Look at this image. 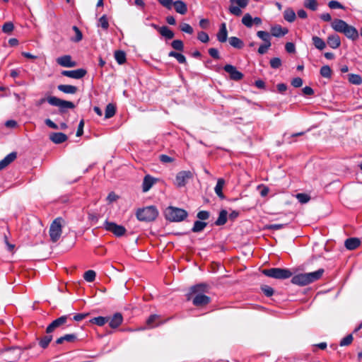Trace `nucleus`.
Listing matches in <instances>:
<instances>
[{
	"label": "nucleus",
	"mask_w": 362,
	"mask_h": 362,
	"mask_svg": "<svg viewBox=\"0 0 362 362\" xmlns=\"http://www.w3.org/2000/svg\"><path fill=\"white\" fill-rule=\"evenodd\" d=\"M285 49L288 53H294L296 52L295 45L293 42H286Z\"/></svg>",
	"instance_id": "64"
},
{
	"label": "nucleus",
	"mask_w": 362,
	"mask_h": 362,
	"mask_svg": "<svg viewBox=\"0 0 362 362\" xmlns=\"http://www.w3.org/2000/svg\"><path fill=\"white\" fill-rule=\"evenodd\" d=\"M303 5L305 8L313 11L317 9L318 6L316 0H305Z\"/></svg>",
	"instance_id": "40"
},
{
	"label": "nucleus",
	"mask_w": 362,
	"mask_h": 362,
	"mask_svg": "<svg viewBox=\"0 0 362 362\" xmlns=\"http://www.w3.org/2000/svg\"><path fill=\"white\" fill-rule=\"evenodd\" d=\"M69 315H62L53 320L46 328V333L50 334L57 328H59L66 323Z\"/></svg>",
	"instance_id": "11"
},
{
	"label": "nucleus",
	"mask_w": 362,
	"mask_h": 362,
	"mask_svg": "<svg viewBox=\"0 0 362 362\" xmlns=\"http://www.w3.org/2000/svg\"><path fill=\"white\" fill-rule=\"evenodd\" d=\"M156 182V179H155L150 175H146L144 177L143 183H142L143 192H148Z\"/></svg>",
	"instance_id": "19"
},
{
	"label": "nucleus",
	"mask_w": 362,
	"mask_h": 362,
	"mask_svg": "<svg viewBox=\"0 0 362 362\" xmlns=\"http://www.w3.org/2000/svg\"><path fill=\"white\" fill-rule=\"evenodd\" d=\"M230 1L231 3H235L238 5H231L228 8L230 13L236 16H240L242 14V11L240 8H245L249 3V0H230Z\"/></svg>",
	"instance_id": "9"
},
{
	"label": "nucleus",
	"mask_w": 362,
	"mask_h": 362,
	"mask_svg": "<svg viewBox=\"0 0 362 362\" xmlns=\"http://www.w3.org/2000/svg\"><path fill=\"white\" fill-rule=\"evenodd\" d=\"M327 44L332 49H337L341 45L340 37L337 34L329 35L327 37Z\"/></svg>",
	"instance_id": "22"
},
{
	"label": "nucleus",
	"mask_w": 362,
	"mask_h": 362,
	"mask_svg": "<svg viewBox=\"0 0 362 362\" xmlns=\"http://www.w3.org/2000/svg\"><path fill=\"white\" fill-rule=\"evenodd\" d=\"M352 341H353L352 334H348L347 336H346L344 338H343L341 340L339 344L341 346H348L351 344Z\"/></svg>",
	"instance_id": "55"
},
{
	"label": "nucleus",
	"mask_w": 362,
	"mask_h": 362,
	"mask_svg": "<svg viewBox=\"0 0 362 362\" xmlns=\"http://www.w3.org/2000/svg\"><path fill=\"white\" fill-rule=\"evenodd\" d=\"M52 340V336L49 334H47V335L44 336L42 338H41L39 341L40 346L45 349L48 346L50 341Z\"/></svg>",
	"instance_id": "37"
},
{
	"label": "nucleus",
	"mask_w": 362,
	"mask_h": 362,
	"mask_svg": "<svg viewBox=\"0 0 362 362\" xmlns=\"http://www.w3.org/2000/svg\"><path fill=\"white\" fill-rule=\"evenodd\" d=\"M262 290L263 293H264V295L267 297L272 296L274 292V289L272 287L268 286H264L262 287Z\"/></svg>",
	"instance_id": "61"
},
{
	"label": "nucleus",
	"mask_w": 362,
	"mask_h": 362,
	"mask_svg": "<svg viewBox=\"0 0 362 362\" xmlns=\"http://www.w3.org/2000/svg\"><path fill=\"white\" fill-rule=\"evenodd\" d=\"M107 230L112 232L115 236L121 237L126 233L125 228H105Z\"/></svg>",
	"instance_id": "39"
},
{
	"label": "nucleus",
	"mask_w": 362,
	"mask_h": 362,
	"mask_svg": "<svg viewBox=\"0 0 362 362\" xmlns=\"http://www.w3.org/2000/svg\"><path fill=\"white\" fill-rule=\"evenodd\" d=\"M171 47L177 51L182 52L184 50V43L181 40H175L171 42Z\"/></svg>",
	"instance_id": "43"
},
{
	"label": "nucleus",
	"mask_w": 362,
	"mask_h": 362,
	"mask_svg": "<svg viewBox=\"0 0 362 362\" xmlns=\"http://www.w3.org/2000/svg\"><path fill=\"white\" fill-rule=\"evenodd\" d=\"M312 40H313V43L314 46L317 49H318L320 50H322L325 48L326 44H325V41L320 37L313 36L312 37Z\"/></svg>",
	"instance_id": "31"
},
{
	"label": "nucleus",
	"mask_w": 362,
	"mask_h": 362,
	"mask_svg": "<svg viewBox=\"0 0 362 362\" xmlns=\"http://www.w3.org/2000/svg\"><path fill=\"white\" fill-rule=\"evenodd\" d=\"M209 55L214 58V59H219L220 54L217 49L216 48H209L208 50Z\"/></svg>",
	"instance_id": "60"
},
{
	"label": "nucleus",
	"mask_w": 362,
	"mask_h": 362,
	"mask_svg": "<svg viewBox=\"0 0 362 362\" xmlns=\"http://www.w3.org/2000/svg\"><path fill=\"white\" fill-rule=\"evenodd\" d=\"M271 35L276 37H281L288 33L286 28H283L280 25H275L271 28Z\"/></svg>",
	"instance_id": "17"
},
{
	"label": "nucleus",
	"mask_w": 362,
	"mask_h": 362,
	"mask_svg": "<svg viewBox=\"0 0 362 362\" xmlns=\"http://www.w3.org/2000/svg\"><path fill=\"white\" fill-rule=\"evenodd\" d=\"M152 28L156 30L161 36L165 37L167 40H171L175 37V33L168 26H158L156 24L152 23L151 25Z\"/></svg>",
	"instance_id": "13"
},
{
	"label": "nucleus",
	"mask_w": 362,
	"mask_h": 362,
	"mask_svg": "<svg viewBox=\"0 0 362 362\" xmlns=\"http://www.w3.org/2000/svg\"><path fill=\"white\" fill-rule=\"evenodd\" d=\"M116 113V106L113 103H109L105 107V117L109 119Z\"/></svg>",
	"instance_id": "30"
},
{
	"label": "nucleus",
	"mask_w": 362,
	"mask_h": 362,
	"mask_svg": "<svg viewBox=\"0 0 362 362\" xmlns=\"http://www.w3.org/2000/svg\"><path fill=\"white\" fill-rule=\"evenodd\" d=\"M57 62L58 64L63 67H74L76 66V62L73 61L70 55H63L57 59Z\"/></svg>",
	"instance_id": "14"
},
{
	"label": "nucleus",
	"mask_w": 362,
	"mask_h": 362,
	"mask_svg": "<svg viewBox=\"0 0 362 362\" xmlns=\"http://www.w3.org/2000/svg\"><path fill=\"white\" fill-rule=\"evenodd\" d=\"M96 274L93 270H88L84 273L83 278L88 282H93L95 279Z\"/></svg>",
	"instance_id": "46"
},
{
	"label": "nucleus",
	"mask_w": 362,
	"mask_h": 362,
	"mask_svg": "<svg viewBox=\"0 0 362 362\" xmlns=\"http://www.w3.org/2000/svg\"><path fill=\"white\" fill-rule=\"evenodd\" d=\"M163 214L165 218L170 222L182 221L188 216V213L186 210L172 206H168L164 210Z\"/></svg>",
	"instance_id": "4"
},
{
	"label": "nucleus",
	"mask_w": 362,
	"mask_h": 362,
	"mask_svg": "<svg viewBox=\"0 0 362 362\" xmlns=\"http://www.w3.org/2000/svg\"><path fill=\"white\" fill-rule=\"evenodd\" d=\"M303 81L300 77H296L292 79L291 83L294 88H300L302 86Z\"/></svg>",
	"instance_id": "58"
},
{
	"label": "nucleus",
	"mask_w": 362,
	"mask_h": 362,
	"mask_svg": "<svg viewBox=\"0 0 362 362\" xmlns=\"http://www.w3.org/2000/svg\"><path fill=\"white\" fill-rule=\"evenodd\" d=\"M47 101L51 105L58 107L59 111L61 114L66 113L67 109H74L76 107L73 102L64 100L58 98L55 96L47 97Z\"/></svg>",
	"instance_id": "7"
},
{
	"label": "nucleus",
	"mask_w": 362,
	"mask_h": 362,
	"mask_svg": "<svg viewBox=\"0 0 362 362\" xmlns=\"http://www.w3.org/2000/svg\"><path fill=\"white\" fill-rule=\"evenodd\" d=\"M349 81L354 85H360L362 83V78L358 74H349Z\"/></svg>",
	"instance_id": "38"
},
{
	"label": "nucleus",
	"mask_w": 362,
	"mask_h": 362,
	"mask_svg": "<svg viewBox=\"0 0 362 362\" xmlns=\"http://www.w3.org/2000/svg\"><path fill=\"white\" fill-rule=\"evenodd\" d=\"M269 64L272 69H279L282 64L279 57H274L270 59Z\"/></svg>",
	"instance_id": "50"
},
{
	"label": "nucleus",
	"mask_w": 362,
	"mask_h": 362,
	"mask_svg": "<svg viewBox=\"0 0 362 362\" xmlns=\"http://www.w3.org/2000/svg\"><path fill=\"white\" fill-rule=\"evenodd\" d=\"M136 217L139 221L151 222L158 217V211L155 206H148L143 209H139L136 211Z\"/></svg>",
	"instance_id": "5"
},
{
	"label": "nucleus",
	"mask_w": 362,
	"mask_h": 362,
	"mask_svg": "<svg viewBox=\"0 0 362 362\" xmlns=\"http://www.w3.org/2000/svg\"><path fill=\"white\" fill-rule=\"evenodd\" d=\"M159 160L163 163H173L175 159L168 155L161 154L159 156Z\"/></svg>",
	"instance_id": "57"
},
{
	"label": "nucleus",
	"mask_w": 362,
	"mask_h": 362,
	"mask_svg": "<svg viewBox=\"0 0 362 362\" xmlns=\"http://www.w3.org/2000/svg\"><path fill=\"white\" fill-rule=\"evenodd\" d=\"M197 39L203 43H206L209 41V35L204 31H200L198 33Z\"/></svg>",
	"instance_id": "53"
},
{
	"label": "nucleus",
	"mask_w": 362,
	"mask_h": 362,
	"mask_svg": "<svg viewBox=\"0 0 362 362\" xmlns=\"http://www.w3.org/2000/svg\"><path fill=\"white\" fill-rule=\"evenodd\" d=\"M98 25L100 26L105 30H107L108 29L109 23L106 15H103L99 18Z\"/></svg>",
	"instance_id": "47"
},
{
	"label": "nucleus",
	"mask_w": 362,
	"mask_h": 362,
	"mask_svg": "<svg viewBox=\"0 0 362 362\" xmlns=\"http://www.w3.org/2000/svg\"><path fill=\"white\" fill-rule=\"evenodd\" d=\"M193 174L189 170H182L179 172L175 177V185L178 187H182L186 185L188 180L192 179Z\"/></svg>",
	"instance_id": "8"
},
{
	"label": "nucleus",
	"mask_w": 362,
	"mask_h": 362,
	"mask_svg": "<svg viewBox=\"0 0 362 362\" xmlns=\"http://www.w3.org/2000/svg\"><path fill=\"white\" fill-rule=\"evenodd\" d=\"M115 58L119 64H123L126 62V53L122 50H116L115 52Z\"/></svg>",
	"instance_id": "32"
},
{
	"label": "nucleus",
	"mask_w": 362,
	"mask_h": 362,
	"mask_svg": "<svg viewBox=\"0 0 362 362\" xmlns=\"http://www.w3.org/2000/svg\"><path fill=\"white\" fill-rule=\"evenodd\" d=\"M158 3L168 10L172 9L175 1L173 0H158Z\"/></svg>",
	"instance_id": "54"
},
{
	"label": "nucleus",
	"mask_w": 362,
	"mask_h": 362,
	"mask_svg": "<svg viewBox=\"0 0 362 362\" xmlns=\"http://www.w3.org/2000/svg\"><path fill=\"white\" fill-rule=\"evenodd\" d=\"M361 244V241L356 238H350L345 240L344 245L346 249L353 250L356 249Z\"/></svg>",
	"instance_id": "24"
},
{
	"label": "nucleus",
	"mask_w": 362,
	"mask_h": 362,
	"mask_svg": "<svg viewBox=\"0 0 362 362\" xmlns=\"http://www.w3.org/2000/svg\"><path fill=\"white\" fill-rule=\"evenodd\" d=\"M64 341L73 342L76 340L77 337L75 334H67L63 336Z\"/></svg>",
	"instance_id": "63"
},
{
	"label": "nucleus",
	"mask_w": 362,
	"mask_h": 362,
	"mask_svg": "<svg viewBox=\"0 0 362 362\" xmlns=\"http://www.w3.org/2000/svg\"><path fill=\"white\" fill-rule=\"evenodd\" d=\"M223 70L229 74L230 78L233 81H240L244 76L243 73L239 71L235 66L231 64H226L223 66Z\"/></svg>",
	"instance_id": "10"
},
{
	"label": "nucleus",
	"mask_w": 362,
	"mask_h": 362,
	"mask_svg": "<svg viewBox=\"0 0 362 362\" xmlns=\"http://www.w3.org/2000/svg\"><path fill=\"white\" fill-rule=\"evenodd\" d=\"M320 75L326 78H330L332 77V71L329 66H322L320 70Z\"/></svg>",
	"instance_id": "36"
},
{
	"label": "nucleus",
	"mask_w": 362,
	"mask_h": 362,
	"mask_svg": "<svg viewBox=\"0 0 362 362\" xmlns=\"http://www.w3.org/2000/svg\"><path fill=\"white\" fill-rule=\"evenodd\" d=\"M216 37L218 41L221 43L226 42L228 39V30L226 23H222L221 24L219 30L216 34Z\"/></svg>",
	"instance_id": "18"
},
{
	"label": "nucleus",
	"mask_w": 362,
	"mask_h": 362,
	"mask_svg": "<svg viewBox=\"0 0 362 362\" xmlns=\"http://www.w3.org/2000/svg\"><path fill=\"white\" fill-rule=\"evenodd\" d=\"M14 29V25L12 22H6L2 26V31L4 33L10 34Z\"/></svg>",
	"instance_id": "49"
},
{
	"label": "nucleus",
	"mask_w": 362,
	"mask_h": 362,
	"mask_svg": "<svg viewBox=\"0 0 362 362\" xmlns=\"http://www.w3.org/2000/svg\"><path fill=\"white\" fill-rule=\"evenodd\" d=\"M272 44H267V43H264L263 45H261L259 48H258V53L259 54H264L265 53H267V50L269 49V48L271 47Z\"/></svg>",
	"instance_id": "59"
},
{
	"label": "nucleus",
	"mask_w": 362,
	"mask_h": 362,
	"mask_svg": "<svg viewBox=\"0 0 362 362\" xmlns=\"http://www.w3.org/2000/svg\"><path fill=\"white\" fill-rule=\"evenodd\" d=\"M48 233L50 240L53 243H56L62 236V228H49Z\"/></svg>",
	"instance_id": "21"
},
{
	"label": "nucleus",
	"mask_w": 362,
	"mask_h": 362,
	"mask_svg": "<svg viewBox=\"0 0 362 362\" xmlns=\"http://www.w3.org/2000/svg\"><path fill=\"white\" fill-rule=\"evenodd\" d=\"M159 316L157 315H151L146 320V324L149 328H153L158 325L156 322L158 320Z\"/></svg>",
	"instance_id": "45"
},
{
	"label": "nucleus",
	"mask_w": 362,
	"mask_h": 362,
	"mask_svg": "<svg viewBox=\"0 0 362 362\" xmlns=\"http://www.w3.org/2000/svg\"><path fill=\"white\" fill-rule=\"evenodd\" d=\"M61 74L62 76H67L71 78L81 79L86 75L87 71L84 69H78L75 70H64L62 71Z\"/></svg>",
	"instance_id": "12"
},
{
	"label": "nucleus",
	"mask_w": 362,
	"mask_h": 362,
	"mask_svg": "<svg viewBox=\"0 0 362 362\" xmlns=\"http://www.w3.org/2000/svg\"><path fill=\"white\" fill-rule=\"evenodd\" d=\"M207 286L204 284H197L191 288V293L187 299L192 300L195 306H204L210 302V298L202 293L206 291Z\"/></svg>",
	"instance_id": "2"
},
{
	"label": "nucleus",
	"mask_w": 362,
	"mask_h": 362,
	"mask_svg": "<svg viewBox=\"0 0 362 362\" xmlns=\"http://www.w3.org/2000/svg\"><path fill=\"white\" fill-rule=\"evenodd\" d=\"M296 198L301 204H305L309 202L310 197L305 193H298L296 194Z\"/></svg>",
	"instance_id": "48"
},
{
	"label": "nucleus",
	"mask_w": 362,
	"mask_h": 362,
	"mask_svg": "<svg viewBox=\"0 0 362 362\" xmlns=\"http://www.w3.org/2000/svg\"><path fill=\"white\" fill-rule=\"evenodd\" d=\"M179 28L182 32L187 33L189 35H192L194 33L192 27L187 23H182L180 25Z\"/></svg>",
	"instance_id": "44"
},
{
	"label": "nucleus",
	"mask_w": 362,
	"mask_h": 362,
	"mask_svg": "<svg viewBox=\"0 0 362 362\" xmlns=\"http://www.w3.org/2000/svg\"><path fill=\"white\" fill-rule=\"evenodd\" d=\"M229 44L234 48L242 49L244 47V42L237 37H230L228 39Z\"/></svg>",
	"instance_id": "28"
},
{
	"label": "nucleus",
	"mask_w": 362,
	"mask_h": 362,
	"mask_svg": "<svg viewBox=\"0 0 362 362\" xmlns=\"http://www.w3.org/2000/svg\"><path fill=\"white\" fill-rule=\"evenodd\" d=\"M331 26L334 31L343 33L347 38L353 41L358 38L359 35L356 28L349 25L344 20L335 18L332 21Z\"/></svg>",
	"instance_id": "1"
},
{
	"label": "nucleus",
	"mask_w": 362,
	"mask_h": 362,
	"mask_svg": "<svg viewBox=\"0 0 362 362\" xmlns=\"http://www.w3.org/2000/svg\"><path fill=\"white\" fill-rule=\"evenodd\" d=\"M72 29L75 32V37H71V41L74 42H78L81 41L83 39V34L80 29L76 25H74Z\"/></svg>",
	"instance_id": "35"
},
{
	"label": "nucleus",
	"mask_w": 362,
	"mask_h": 362,
	"mask_svg": "<svg viewBox=\"0 0 362 362\" xmlns=\"http://www.w3.org/2000/svg\"><path fill=\"white\" fill-rule=\"evenodd\" d=\"M228 220V211L225 209H222L219 212L218 217L217 220L215 221V224L216 226H223L224 225Z\"/></svg>",
	"instance_id": "27"
},
{
	"label": "nucleus",
	"mask_w": 362,
	"mask_h": 362,
	"mask_svg": "<svg viewBox=\"0 0 362 362\" xmlns=\"http://www.w3.org/2000/svg\"><path fill=\"white\" fill-rule=\"evenodd\" d=\"M118 199L119 196L116 194L114 192H110L107 197V201L108 202L109 204L117 201Z\"/></svg>",
	"instance_id": "62"
},
{
	"label": "nucleus",
	"mask_w": 362,
	"mask_h": 362,
	"mask_svg": "<svg viewBox=\"0 0 362 362\" xmlns=\"http://www.w3.org/2000/svg\"><path fill=\"white\" fill-rule=\"evenodd\" d=\"M57 89L66 94L74 95L77 93L78 88L73 85L60 84L57 86Z\"/></svg>",
	"instance_id": "23"
},
{
	"label": "nucleus",
	"mask_w": 362,
	"mask_h": 362,
	"mask_svg": "<svg viewBox=\"0 0 362 362\" xmlns=\"http://www.w3.org/2000/svg\"><path fill=\"white\" fill-rule=\"evenodd\" d=\"M109 321L107 322L109 323V326L112 329L117 328L123 322V317L121 313H116L112 316L111 317H109Z\"/></svg>",
	"instance_id": "16"
},
{
	"label": "nucleus",
	"mask_w": 362,
	"mask_h": 362,
	"mask_svg": "<svg viewBox=\"0 0 362 362\" xmlns=\"http://www.w3.org/2000/svg\"><path fill=\"white\" fill-rule=\"evenodd\" d=\"M168 56L170 57L175 58L180 64H186L187 63L186 57H185V55H183L181 53H179V52H177L175 51H171L168 53Z\"/></svg>",
	"instance_id": "34"
},
{
	"label": "nucleus",
	"mask_w": 362,
	"mask_h": 362,
	"mask_svg": "<svg viewBox=\"0 0 362 362\" xmlns=\"http://www.w3.org/2000/svg\"><path fill=\"white\" fill-rule=\"evenodd\" d=\"M242 23L247 28H251L253 25V18L250 13H245L242 18Z\"/></svg>",
	"instance_id": "42"
},
{
	"label": "nucleus",
	"mask_w": 362,
	"mask_h": 362,
	"mask_svg": "<svg viewBox=\"0 0 362 362\" xmlns=\"http://www.w3.org/2000/svg\"><path fill=\"white\" fill-rule=\"evenodd\" d=\"M257 36L259 38H260L262 40H263L264 43L272 44L271 43V33H269L267 31L259 30L257 33Z\"/></svg>",
	"instance_id": "33"
},
{
	"label": "nucleus",
	"mask_w": 362,
	"mask_h": 362,
	"mask_svg": "<svg viewBox=\"0 0 362 362\" xmlns=\"http://www.w3.org/2000/svg\"><path fill=\"white\" fill-rule=\"evenodd\" d=\"M328 6L331 9H337V8L343 9V10L345 9V7L340 2L335 1V0H332V1H329Z\"/></svg>",
	"instance_id": "51"
},
{
	"label": "nucleus",
	"mask_w": 362,
	"mask_h": 362,
	"mask_svg": "<svg viewBox=\"0 0 362 362\" xmlns=\"http://www.w3.org/2000/svg\"><path fill=\"white\" fill-rule=\"evenodd\" d=\"M175 10L177 13L185 15L187 12V6L185 2L181 0H177L173 5Z\"/></svg>",
	"instance_id": "25"
},
{
	"label": "nucleus",
	"mask_w": 362,
	"mask_h": 362,
	"mask_svg": "<svg viewBox=\"0 0 362 362\" xmlns=\"http://www.w3.org/2000/svg\"><path fill=\"white\" fill-rule=\"evenodd\" d=\"M108 321H109L108 317H102V316L94 317L90 320V322L92 323L95 324L98 326H103L105 323H107Z\"/></svg>",
	"instance_id": "41"
},
{
	"label": "nucleus",
	"mask_w": 362,
	"mask_h": 362,
	"mask_svg": "<svg viewBox=\"0 0 362 362\" xmlns=\"http://www.w3.org/2000/svg\"><path fill=\"white\" fill-rule=\"evenodd\" d=\"M66 224L65 220L62 217H57L53 220L50 226L52 227H60Z\"/></svg>",
	"instance_id": "52"
},
{
	"label": "nucleus",
	"mask_w": 362,
	"mask_h": 362,
	"mask_svg": "<svg viewBox=\"0 0 362 362\" xmlns=\"http://www.w3.org/2000/svg\"><path fill=\"white\" fill-rule=\"evenodd\" d=\"M324 272L323 269H319L313 272L298 274L292 277L291 282L293 284L304 286L320 279Z\"/></svg>",
	"instance_id": "3"
},
{
	"label": "nucleus",
	"mask_w": 362,
	"mask_h": 362,
	"mask_svg": "<svg viewBox=\"0 0 362 362\" xmlns=\"http://www.w3.org/2000/svg\"><path fill=\"white\" fill-rule=\"evenodd\" d=\"M17 158L16 152H11L8 154L4 159L0 160V170L7 167L10 163L16 160Z\"/></svg>",
	"instance_id": "20"
},
{
	"label": "nucleus",
	"mask_w": 362,
	"mask_h": 362,
	"mask_svg": "<svg viewBox=\"0 0 362 362\" xmlns=\"http://www.w3.org/2000/svg\"><path fill=\"white\" fill-rule=\"evenodd\" d=\"M262 273L268 277L276 279H286L293 275V273L288 269L276 267L263 269Z\"/></svg>",
	"instance_id": "6"
},
{
	"label": "nucleus",
	"mask_w": 362,
	"mask_h": 362,
	"mask_svg": "<svg viewBox=\"0 0 362 362\" xmlns=\"http://www.w3.org/2000/svg\"><path fill=\"white\" fill-rule=\"evenodd\" d=\"M224 184H225V180L223 178H219V179H218L216 187L214 188L216 194L221 199H223L225 198V196L223 193V188Z\"/></svg>",
	"instance_id": "26"
},
{
	"label": "nucleus",
	"mask_w": 362,
	"mask_h": 362,
	"mask_svg": "<svg viewBox=\"0 0 362 362\" xmlns=\"http://www.w3.org/2000/svg\"><path fill=\"white\" fill-rule=\"evenodd\" d=\"M49 140L55 144H60L68 139L66 134L62 132H52L49 135Z\"/></svg>",
	"instance_id": "15"
},
{
	"label": "nucleus",
	"mask_w": 362,
	"mask_h": 362,
	"mask_svg": "<svg viewBox=\"0 0 362 362\" xmlns=\"http://www.w3.org/2000/svg\"><path fill=\"white\" fill-rule=\"evenodd\" d=\"M284 18L286 21L292 23L296 20V15L292 8H287L284 12Z\"/></svg>",
	"instance_id": "29"
},
{
	"label": "nucleus",
	"mask_w": 362,
	"mask_h": 362,
	"mask_svg": "<svg viewBox=\"0 0 362 362\" xmlns=\"http://www.w3.org/2000/svg\"><path fill=\"white\" fill-rule=\"evenodd\" d=\"M210 213L208 211H200L197 214V217L202 221L208 219Z\"/></svg>",
	"instance_id": "56"
}]
</instances>
